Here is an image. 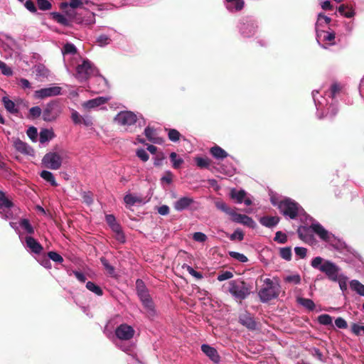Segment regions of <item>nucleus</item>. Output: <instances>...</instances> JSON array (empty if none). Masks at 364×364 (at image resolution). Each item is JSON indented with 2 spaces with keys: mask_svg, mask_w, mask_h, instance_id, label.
<instances>
[{
  "mask_svg": "<svg viewBox=\"0 0 364 364\" xmlns=\"http://www.w3.org/2000/svg\"><path fill=\"white\" fill-rule=\"evenodd\" d=\"M337 92H314L313 99L317 109L318 116H333L337 112L334 98Z\"/></svg>",
  "mask_w": 364,
  "mask_h": 364,
  "instance_id": "nucleus-1",
  "label": "nucleus"
},
{
  "mask_svg": "<svg viewBox=\"0 0 364 364\" xmlns=\"http://www.w3.org/2000/svg\"><path fill=\"white\" fill-rule=\"evenodd\" d=\"M311 266L323 273L331 281L341 273V267L336 263L319 256L312 259Z\"/></svg>",
  "mask_w": 364,
  "mask_h": 364,
  "instance_id": "nucleus-2",
  "label": "nucleus"
},
{
  "mask_svg": "<svg viewBox=\"0 0 364 364\" xmlns=\"http://www.w3.org/2000/svg\"><path fill=\"white\" fill-rule=\"evenodd\" d=\"M271 202L274 206L279 208V211L290 219H295L302 211L301 207L294 200L289 198H271Z\"/></svg>",
  "mask_w": 364,
  "mask_h": 364,
  "instance_id": "nucleus-3",
  "label": "nucleus"
},
{
  "mask_svg": "<svg viewBox=\"0 0 364 364\" xmlns=\"http://www.w3.org/2000/svg\"><path fill=\"white\" fill-rule=\"evenodd\" d=\"M314 232L319 237L326 242L330 241L331 234L326 230L319 223H312L311 226H301L298 229L299 237L306 242L311 241V232Z\"/></svg>",
  "mask_w": 364,
  "mask_h": 364,
  "instance_id": "nucleus-4",
  "label": "nucleus"
},
{
  "mask_svg": "<svg viewBox=\"0 0 364 364\" xmlns=\"http://www.w3.org/2000/svg\"><path fill=\"white\" fill-rule=\"evenodd\" d=\"M263 282L264 285L258 292L262 302H267L279 296V285L277 281L274 282L269 278H265Z\"/></svg>",
  "mask_w": 364,
  "mask_h": 364,
  "instance_id": "nucleus-5",
  "label": "nucleus"
},
{
  "mask_svg": "<svg viewBox=\"0 0 364 364\" xmlns=\"http://www.w3.org/2000/svg\"><path fill=\"white\" fill-rule=\"evenodd\" d=\"M98 70L91 61L87 59H82L80 63L76 67L75 78L80 82H84L89 77L96 75Z\"/></svg>",
  "mask_w": 364,
  "mask_h": 364,
  "instance_id": "nucleus-6",
  "label": "nucleus"
},
{
  "mask_svg": "<svg viewBox=\"0 0 364 364\" xmlns=\"http://www.w3.org/2000/svg\"><path fill=\"white\" fill-rule=\"evenodd\" d=\"M228 291L235 299H245L250 294V289L246 283L241 280H232L228 283Z\"/></svg>",
  "mask_w": 364,
  "mask_h": 364,
  "instance_id": "nucleus-7",
  "label": "nucleus"
},
{
  "mask_svg": "<svg viewBox=\"0 0 364 364\" xmlns=\"http://www.w3.org/2000/svg\"><path fill=\"white\" fill-rule=\"evenodd\" d=\"M140 118H142L141 114L124 110L119 112L114 117V122L122 127H129L134 124Z\"/></svg>",
  "mask_w": 364,
  "mask_h": 364,
  "instance_id": "nucleus-8",
  "label": "nucleus"
},
{
  "mask_svg": "<svg viewBox=\"0 0 364 364\" xmlns=\"http://www.w3.org/2000/svg\"><path fill=\"white\" fill-rule=\"evenodd\" d=\"M42 164L44 167L58 170L62 164V157L60 154L54 151L47 153L42 159Z\"/></svg>",
  "mask_w": 364,
  "mask_h": 364,
  "instance_id": "nucleus-9",
  "label": "nucleus"
},
{
  "mask_svg": "<svg viewBox=\"0 0 364 364\" xmlns=\"http://www.w3.org/2000/svg\"><path fill=\"white\" fill-rule=\"evenodd\" d=\"M257 29V23L252 20H243L240 23L239 30L245 38H250L255 34Z\"/></svg>",
  "mask_w": 364,
  "mask_h": 364,
  "instance_id": "nucleus-10",
  "label": "nucleus"
},
{
  "mask_svg": "<svg viewBox=\"0 0 364 364\" xmlns=\"http://www.w3.org/2000/svg\"><path fill=\"white\" fill-rule=\"evenodd\" d=\"M13 207L11 201L7 198L4 193L0 191V215L2 218L10 219L13 218V214L11 208Z\"/></svg>",
  "mask_w": 364,
  "mask_h": 364,
  "instance_id": "nucleus-11",
  "label": "nucleus"
},
{
  "mask_svg": "<svg viewBox=\"0 0 364 364\" xmlns=\"http://www.w3.org/2000/svg\"><path fill=\"white\" fill-rule=\"evenodd\" d=\"M134 328L127 324H121L115 331L116 336L120 340H129L134 335Z\"/></svg>",
  "mask_w": 364,
  "mask_h": 364,
  "instance_id": "nucleus-12",
  "label": "nucleus"
},
{
  "mask_svg": "<svg viewBox=\"0 0 364 364\" xmlns=\"http://www.w3.org/2000/svg\"><path fill=\"white\" fill-rule=\"evenodd\" d=\"M138 296L141 301L143 305L146 309L148 316L149 317H153L156 314V311L154 309V306L148 291H143L141 293L138 294Z\"/></svg>",
  "mask_w": 364,
  "mask_h": 364,
  "instance_id": "nucleus-13",
  "label": "nucleus"
},
{
  "mask_svg": "<svg viewBox=\"0 0 364 364\" xmlns=\"http://www.w3.org/2000/svg\"><path fill=\"white\" fill-rule=\"evenodd\" d=\"M106 222L110 226L112 230L116 233V238L121 242H124V236L122 232L121 227L116 222V219L113 215H106Z\"/></svg>",
  "mask_w": 364,
  "mask_h": 364,
  "instance_id": "nucleus-14",
  "label": "nucleus"
},
{
  "mask_svg": "<svg viewBox=\"0 0 364 364\" xmlns=\"http://www.w3.org/2000/svg\"><path fill=\"white\" fill-rule=\"evenodd\" d=\"M59 114L60 109L56 105H48L43 112V118L45 121L51 122L55 120Z\"/></svg>",
  "mask_w": 364,
  "mask_h": 364,
  "instance_id": "nucleus-15",
  "label": "nucleus"
},
{
  "mask_svg": "<svg viewBox=\"0 0 364 364\" xmlns=\"http://www.w3.org/2000/svg\"><path fill=\"white\" fill-rule=\"evenodd\" d=\"M230 217L231 220L235 223L242 224L249 228H253L255 227V222L252 219V218L246 215L237 213L235 211H234L232 216Z\"/></svg>",
  "mask_w": 364,
  "mask_h": 364,
  "instance_id": "nucleus-16",
  "label": "nucleus"
},
{
  "mask_svg": "<svg viewBox=\"0 0 364 364\" xmlns=\"http://www.w3.org/2000/svg\"><path fill=\"white\" fill-rule=\"evenodd\" d=\"M335 39V33L331 31L319 30L316 33V41L321 45V42L328 43V45H333Z\"/></svg>",
  "mask_w": 364,
  "mask_h": 364,
  "instance_id": "nucleus-17",
  "label": "nucleus"
},
{
  "mask_svg": "<svg viewBox=\"0 0 364 364\" xmlns=\"http://www.w3.org/2000/svg\"><path fill=\"white\" fill-rule=\"evenodd\" d=\"M75 21L83 26H91L95 23V14L90 11H86L83 16H76Z\"/></svg>",
  "mask_w": 364,
  "mask_h": 364,
  "instance_id": "nucleus-18",
  "label": "nucleus"
},
{
  "mask_svg": "<svg viewBox=\"0 0 364 364\" xmlns=\"http://www.w3.org/2000/svg\"><path fill=\"white\" fill-rule=\"evenodd\" d=\"M109 100L108 97H98L95 99H92L84 102L82 106L84 109L90 110L92 109H96L100 107L101 105H105Z\"/></svg>",
  "mask_w": 364,
  "mask_h": 364,
  "instance_id": "nucleus-19",
  "label": "nucleus"
},
{
  "mask_svg": "<svg viewBox=\"0 0 364 364\" xmlns=\"http://www.w3.org/2000/svg\"><path fill=\"white\" fill-rule=\"evenodd\" d=\"M193 203V199L188 196L180 198L174 204V208L178 211L187 209Z\"/></svg>",
  "mask_w": 364,
  "mask_h": 364,
  "instance_id": "nucleus-20",
  "label": "nucleus"
},
{
  "mask_svg": "<svg viewBox=\"0 0 364 364\" xmlns=\"http://www.w3.org/2000/svg\"><path fill=\"white\" fill-rule=\"evenodd\" d=\"M25 243L26 247L33 253L39 254L43 250L41 245L32 237H26Z\"/></svg>",
  "mask_w": 364,
  "mask_h": 364,
  "instance_id": "nucleus-21",
  "label": "nucleus"
},
{
  "mask_svg": "<svg viewBox=\"0 0 364 364\" xmlns=\"http://www.w3.org/2000/svg\"><path fill=\"white\" fill-rule=\"evenodd\" d=\"M201 350L214 363H218L220 361V356L214 348L207 344H203L201 346Z\"/></svg>",
  "mask_w": 364,
  "mask_h": 364,
  "instance_id": "nucleus-22",
  "label": "nucleus"
},
{
  "mask_svg": "<svg viewBox=\"0 0 364 364\" xmlns=\"http://www.w3.org/2000/svg\"><path fill=\"white\" fill-rule=\"evenodd\" d=\"M331 19L328 16L324 15L322 13L318 14L317 21L315 24L316 32L317 33L319 30H324L328 24L331 23Z\"/></svg>",
  "mask_w": 364,
  "mask_h": 364,
  "instance_id": "nucleus-23",
  "label": "nucleus"
},
{
  "mask_svg": "<svg viewBox=\"0 0 364 364\" xmlns=\"http://www.w3.org/2000/svg\"><path fill=\"white\" fill-rule=\"evenodd\" d=\"M243 0H225V5L226 9L231 11H240L244 7Z\"/></svg>",
  "mask_w": 364,
  "mask_h": 364,
  "instance_id": "nucleus-24",
  "label": "nucleus"
},
{
  "mask_svg": "<svg viewBox=\"0 0 364 364\" xmlns=\"http://www.w3.org/2000/svg\"><path fill=\"white\" fill-rule=\"evenodd\" d=\"M14 145L16 149L20 151L21 153L31 155L33 152L31 146H29L27 144L19 139L15 140L14 142Z\"/></svg>",
  "mask_w": 364,
  "mask_h": 364,
  "instance_id": "nucleus-25",
  "label": "nucleus"
},
{
  "mask_svg": "<svg viewBox=\"0 0 364 364\" xmlns=\"http://www.w3.org/2000/svg\"><path fill=\"white\" fill-rule=\"evenodd\" d=\"M146 139L154 144H161L162 139L156 136V130L154 128L147 127L144 130Z\"/></svg>",
  "mask_w": 364,
  "mask_h": 364,
  "instance_id": "nucleus-26",
  "label": "nucleus"
},
{
  "mask_svg": "<svg viewBox=\"0 0 364 364\" xmlns=\"http://www.w3.org/2000/svg\"><path fill=\"white\" fill-rule=\"evenodd\" d=\"M279 222V218L277 216H264L259 220V223L267 228H273L276 226Z\"/></svg>",
  "mask_w": 364,
  "mask_h": 364,
  "instance_id": "nucleus-27",
  "label": "nucleus"
},
{
  "mask_svg": "<svg viewBox=\"0 0 364 364\" xmlns=\"http://www.w3.org/2000/svg\"><path fill=\"white\" fill-rule=\"evenodd\" d=\"M55 136L53 129H43L41 130L39 134V141L41 144H45Z\"/></svg>",
  "mask_w": 364,
  "mask_h": 364,
  "instance_id": "nucleus-28",
  "label": "nucleus"
},
{
  "mask_svg": "<svg viewBox=\"0 0 364 364\" xmlns=\"http://www.w3.org/2000/svg\"><path fill=\"white\" fill-rule=\"evenodd\" d=\"M124 201L128 206H132L135 204L144 203L141 197L131 193H127L124 196Z\"/></svg>",
  "mask_w": 364,
  "mask_h": 364,
  "instance_id": "nucleus-29",
  "label": "nucleus"
},
{
  "mask_svg": "<svg viewBox=\"0 0 364 364\" xmlns=\"http://www.w3.org/2000/svg\"><path fill=\"white\" fill-rule=\"evenodd\" d=\"M169 158L172 164V167L175 169L180 168L184 162L183 159L178 155L176 152H171L169 155Z\"/></svg>",
  "mask_w": 364,
  "mask_h": 364,
  "instance_id": "nucleus-30",
  "label": "nucleus"
},
{
  "mask_svg": "<svg viewBox=\"0 0 364 364\" xmlns=\"http://www.w3.org/2000/svg\"><path fill=\"white\" fill-rule=\"evenodd\" d=\"M350 288L360 296H364V284L357 279H353L349 282Z\"/></svg>",
  "mask_w": 364,
  "mask_h": 364,
  "instance_id": "nucleus-31",
  "label": "nucleus"
},
{
  "mask_svg": "<svg viewBox=\"0 0 364 364\" xmlns=\"http://www.w3.org/2000/svg\"><path fill=\"white\" fill-rule=\"evenodd\" d=\"M348 278L343 273H341L337 277H336L332 282H337L339 285L341 290L344 292L347 290V283Z\"/></svg>",
  "mask_w": 364,
  "mask_h": 364,
  "instance_id": "nucleus-32",
  "label": "nucleus"
},
{
  "mask_svg": "<svg viewBox=\"0 0 364 364\" xmlns=\"http://www.w3.org/2000/svg\"><path fill=\"white\" fill-rule=\"evenodd\" d=\"M246 196L247 193L244 190L237 191L233 188L230 191V197L235 200L237 203H242Z\"/></svg>",
  "mask_w": 364,
  "mask_h": 364,
  "instance_id": "nucleus-33",
  "label": "nucleus"
},
{
  "mask_svg": "<svg viewBox=\"0 0 364 364\" xmlns=\"http://www.w3.org/2000/svg\"><path fill=\"white\" fill-rule=\"evenodd\" d=\"M240 322L248 328L253 329L255 327V322L249 314H243L240 316Z\"/></svg>",
  "mask_w": 364,
  "mask_h": 364,
  "instance_id": "nucleus-34",
  "label": "nucleus"
},
{
  "mask_svg": "<svg viewBox=\"0 0 364 364\" xmlns=\"http://www.w3.org/2000/svg\"><path fill=\"white\" fill-rule=\"evenodd\" d=\"M211 154L218 159H223L227 157V152L221 147L215 146L210 149Z\"/></svg>",
  "mask_w": 364,
  "mask_h": 364,
  "instance_id": "nucleus-35",
  "label": "nucleus"
},
{
  "mask_svg": "<svg viewBox=\"0 0 364 364\" xmlns=\"http://www.w3.org/2000/svg\"><path fill=\"white\" fill-rule=\"evenodd\" d=\"M2 101L6 109L8 112L10 113H16L18 112L16 104L7 97H4Z\"/></svg>",
  "mask_w": 364,
  "mask_h": 364,
  "instance_id": "nucleus-36",
  "label": "nucleus"
},
{
  "mask_svg": "<svg viewBox=\"0 0 364 364\" xmlns=\"http://www.w3.org/2000/svg\"><path fill=\"white\" fill-rule=\"evenodd\" d=\"M284 280L287 283H289L291 284H299L301 283V278L299 274L291 273V274L286 275L284 277Z\"/></svg>",
  "mask_w": 364,
  "mask_h": 364,
  "instance_id": "nucleus-37",
  "label": "nucleus"
},
{
  "mask_svg": "<svg viewBox=\"0 0 364 364\" xmlns=\"http://www.w3.org/2000/svg\"><path fill=\"white\" fill-rule=\"evenodd\" d=\"M298 304L305 307L306 309L312 311L315 308V304L314 301L310 299H305L301 297H298L296 299Z\"/></svg>",
  "mask_w": 364,
  "mask_h": 364,
  "instance_id": "nucleus-38",
  "label": "nucleus"
},
{
  "mask_svg": "<svg viewBox=\"0 0 364 364\" xmlns=\"http://www.w3.org/2000/svg\"><path fill=\"white\" fill-rule=\"evenodd\" d=\"M216 208L226 214L232 216L234 213V210L231 209L225 202L222 200H217L215 203Z\"/></svg>",
  "mask_w": 364,
  "mask_h": 364,
  "instance_id": "nucleus-39",
  "label": "nucleus"
},
{
  "mask_svg": "<svg viewBox=\"0 0 364 364\" xmlns=\"http://www.w3.org/2000/svg\"><path fill=\"white\" fill-rule=\"evenodd\" d=\"M41 177L45 181L49 182L52 186H57L58 183L55 181L53 174L48 171H43L41 173Z\"/></svg>",
  "mask_w": 364,
  "mask_h": 364,
  "instance_id": "nucleus-40",
  "label": "nucleus"
},
{
  "mask_svg": "<svg viewBox=\"0 0 364 364\" xmlns=\"http://www.w3.org/2000/svg\"><path fill=\"white\" fill-rule=\"evenodd\" d=\"M52 16L53 19L61 25L68 26L70 24V21L63 14L55 12L52 14Z\"/></svg>",
  "mask_w": 364,
  "mask_h": 364,
  "instance_id": "nucleus-41",
  "label": "nucleus"
},
{
  "mask_svg": "<svg viewBox=\"0 0 364 364\" xmlns=\"http://www.w3.org/2000/svg\"><path fill=\"white\" fill-rule=\"evenodd\" d=\"M34 73L38 77H47L49 75L48 70L41 64L37 65L34 67Z\"/></svg>",
  "mask_w": 364,
  "mask_h": 364,
  "instance_id": "nucleus-42",
  "label": "nucleus"
},
{
  "mask_svg": "<svg viewBox=\"0 0 364 364\" xmlns=\"http://www.w3.org/2000/svg\"><path fill=\"white\" fill-rule=\"evenodd\" d=\"M19 225L28 234H33L34 232V229L28 219H21L19 222Z\"/></svg>",
  "mask_w": 364,
  "mask_h": 364,
  "instance_id": "nucleus-43",
  "label": "nucleus"
},
{
  "mask_svg": "<svg viewBox=\"0 0 364 364\" xmlns=\"http://www.w3.org/2000/svg\"><path fill=\"white\" fill-rule=\"evenodd\" d=\"M86 287L88 290L93 292L97 296L102 295V290L101 289V288L92 282H88L86 284Z\"/></svg>",
  "mask_w": 364,
  "mask_h": 364,
  "instance_id": "nucleus-44",
  "label": "nucleus"
},
{
  "mask_svg": "<svg viewBox=\"0 0 364 364\" xmlns=\"http://www.w3.org/2000/svg\"><path fill=\"white\" fill-rule=\"evenodd\" d=\"M318 322L324 326L332 325L333 319L332 317L328 314H321L318 318Z\"/></svg>",
  "mask_w": 364,
  "mask_h": 364,
  "instance_id": "nucleus-45",
  "label": "nucleus"
},
{
  "mask_svg": "<svg viewBox=\"0 0 364 364\" xmlns=\"http://www.w3.org/2000/svg\"><path fill=\"white\" fill-rule=\"evenodd\" d=\"M168 132V139L173 142H176L179 140L181 134L176 129H166Z\"/></svg>",
  "mask_w": 364,
  "mask_h": 364,
  "instance_id": "nucleus-46",
  "label": "nucleus"
},
{
  "mask_svg": "<svg viewBox=\"0 0 364 364\" xmlns=\"http://www.w3.org/2000/svg\"><path fill=\"white\" fill-rule=\"evenodd\" d=\"M195 161L196 162V165L200 168H208L210 164L208 158L203 157H196Z\"/></svg>",
  "mask_w": 364,
  "mask_h": 364,
  "instance_id": "nucleus-47",
  "label": "nucleus"
},
{
  "mask_svg": "<svg viewBox=\"0 0 364 364\" xmlns=\"http://www.w3.org/2000/svg\"><path fill=\"white\" fill-rule=\"evenodd\" d=\"M98 46L103 47L110 43L111 39L109 36L105 34H102L99 36L96 41Z\"/></svg>",
  "mask_w": 364,
  "mask_h": 364,
  "instance_id": "nucleus-48",
  "label": "nucleus"
},
{
  "mask_svg": "<svg viewBox=\"0 0 364 364\" xmlns=\"http://www.w3.org/2000/svg\"><path fill=\"white\" fill-rule=\"evenodd\" d=\"M37 4L40 10L47 11L51 9V4L48 0H37Z\"/></svg>",
  "mask_w": 364,
  "mask_h": 364,
  "instance_id": "nucleus-49",
  "label": "nucleus"
},
{
  "mask_svg": "<svg viewBox=\"0 0 364 364\" xmlns=\"http://www.w3.org/2000/svg\"><path fill=\"white\" fill-rule=\"evenodd\" d=\"M63 53L64 55L75 54L76 53V48L72 43H66L63 47Z\"/></svg>",
  "mask_w": 364,
  "mask_h": 364,
  "instance_id": "nucleus-50",
  "label": "nucleus"
},
{
  "mask_svg": "<svg viewBox=\"0 0 364 364\" xmlns=\"http://www.w3.org/2000/svg\"><path fill=\"white\" fill-rule=\"evenodd\" d=\"M230 239L231 240H239L242 241L244 239V233L240 229H236L232 234L230 235Z\"/></svg>",
  "mask_w": 364,
  "mask_h": 364,
  "instance_id": "nucleus-51",
  "label": "nucleus"
},
{
  "mask_svg": "<svg viewBox=\"0 0 364 364\" xmlns=\"http://www.w3.org/2000/svg\"><path fill=\"white\" fill-rule=\"evenodd\" d=\"M229 255H230L231 257L238 260L239 262H247V257L243 254H241V253H239L237 252H230Z\"/></svg>",
  "mask_w": 364,
  "mask_h": 364,
  "instance_id": "nucleus-52",
  "label": "nucleus"
},
{
  "mask_svg": "<svg viewBox=\"0 0 364 364\" xmlns=\"http://www.w3.org/2000/svg\"><path fill=\"white\" fill-rule=\"evenodd\" d=\"M136 155L144 162L147 161L149 159L148 153L144 149H137L136 151Z\"/></svg>",
  "mask_w": 364,
  "mask_h": 364,
  "instance_id": "nucleus-53",
  "label": "nucleus"
},
{
  "mask_svg": "<svg viewBox=\"0 0 364 364\" xmlns=\"http://www.w3.org/2000/svg\"><path fill=\"white\" fill-rule=\"evenodd\" d=\"M28 136L33 141H37L38 139V131L37 129L34 127H31L27 130Z\"/></svg>",
  "mask_w": 364,
  "mask_h": 364,
  "instance_id": "nucleus-54",
  "label": "nucleus"
},
{
  "mask_svg": "<svg viewBox=\"0 0 364 364\" xmlns=\"http://www.w3.org/2000/svg\"><path fill=\"white\" fill-rule=\"evenodd\" d=\"M0 70L1 73L6 76H10L12 75L13 72L10 67L7 66V65L3 61L0 60Z\"/></svg>",
  "mask_w": 364,
  "mask_h": 364,
  "instance_id": "nucleus-55",
  "label": "nucleus"
},
{
  "mask_svg": "<svg viewBox=\"0 0 364 364\" xmlns=\"http://www.w3.org/2000/svg\"><path fill=\"white\" fill-rule=\"evenodd\" d=\"M280 255L281 257L286 259L290 260L291 258V250L289 247H283L280 250Z\"/></svg>",
  "mask_w": 364,
  "mask_h": 364,
  "instance_id": "nucleus-56",
  "label": "nucleus"
},
{
  "mask_svg": "<svg viewBox=\"0 0 364 364\" xmlns=\"http://www.w3.org/2000/svg\"><path fill=\"white\" fill-rule=\"evenodd\" d=\"M82 0H69L68 3H63V6H69L73 9H76L82 5Z\"/></svg>",
  "mask_w": 364,
  "mask_h": 364,
  "instance_id": "nucleus-57",
  "label": "nucleus"
},
{
  "mask_svg": "<svg viewBox=\"0 0 364 364\" xmlns=\"http://www.w3.org/2000/svg\"><path fill=\"white\" fill-rule=\"evenodd\" d=\"M183 268H186L188 272L196 279H200L203 278V275L200 272H196L191 266L184 265Z\"/></svg>",
  "mask_w": 364,
  "mask_h": 364,
  "instance_id": "nucleus-58",
  "label": "nucleus"
},
{
  "mask_svg": "<svg viewBox=\"0 0 364 364\" xmlns=\"http://www.w3.org/2000/svg\"><path fill=\"white\" fill-rule=\"evenodd\" d=\"M48 255L50 259L55 262L61 263L63 261L62 256L55 252H49Z\"/></svg>",
  "mask_w": 364,
  "mask_h": 364,
  "instance_id": "nucleus-59",
  "label": "nucleus"
},
{
  "mask_svg": "<svg viewBox=\"0 0 364 364\" xmlns=\"http://www.w3.org/2000/svg\"><path fill=\"white\" fill-rule=\"evenodd\" d=\"M71 119L75 124H79L82 123V117L80 115L77 111L73 109L71 113Z\"/></svg>",
  "mask_w": 364,
  "mask_h": 364,
  "instance_id": "nucleus-60",
  "label": "nucleus"
},
{
  "mask_svg": "<svg viewBox=\"0 0 364 364\" xmlns=\"http://www.w3.org/2000/svg\"><path fill=\"white\" fill-rule=\"evenodd\" d=\"M274 240L278 242L279 243L283 244L285 243L287 240V235L284 233L279 231L276 233Z\"/></svg>",
  "mask_w": 364,
  "mask_h": 364,
  "instance_id": "nucleus-61",
  "label": "nucleus"
},
{
  "mask_svg": "<svg viewBox=\"0 0 364 364\" xmlns=\"http://www.w3.org/2000/svg\"><path fill=\"white\" fill-rule=\"evenodd\" d=\"M232 277H233V274L231 272L226 271V272H224L220 274L218 276L217 279H218V281L222 282V281H225V280H227V279H230Z\"/></svg>",
  "mask_w": 364,
  "mask_h": 364,
  "instance_id": "nucleus-62",
  "label": "nucleus"
},
{
  "mask_svg": "<svg viewBox=\"0 0 364 364\" xmlns=\"http://www.w3.org/2000/svg\"><path fill=\"white\" fill-rule=\"evenodd\" d=\"M335 324L338 328L344 329L348 327L346 321L341 317H338L335 320Z\"/></svg>",
  "mask_w": 364,
  "mask_h": 364,
  "instance_id": "nucleus-63",
  "label": "nucleus"
},
{
  "mask_svg": "<svg viewBox=\"0 0 364 364\" xmlns=\"http://www.w3.org/2000/svg\"><path fill=\"white\" fill-rule=\"evenodd\" d=\"M352 332L358 336L361 332L364 333V326H360L356 323H354L351 327Z\"/></svg>",
  "mask_w": 364,
  "mask_h": 364,
  "instance_id": "nucleus-64",
  "label": "nucleus"
}]
</instances>
